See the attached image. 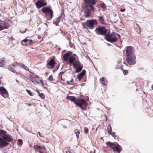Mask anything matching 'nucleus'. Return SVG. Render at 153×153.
Instances as JSON below:
<instances>
[{
	"label": "nucleus",
	"mask_w": 153,
	"mask_h": 153,
	"mask_svg": "<svg viewBox=\"0 0 153 153\" xmlns=\"http://www.w3.org/2000/svg\"><path fill=\"white\" fill-rule=\"evenodd\" d=\"M107 143V144L109 145L110 147L113 150L115 148V146L117 145V143L115 142L114 143L108 142Z\"/></svg>",
	"instance_id": "nucleus-21"
},
{
	"label": "nucleus",
	"mask_w": 153,
	"mask_h": 153,
	"mask_svg": "<svg viewBox=\"0 0 153 153\" xmlns=\"http://www.w3.org/2000/svg\"><path fill=\"white\" fill-rule=\"evenodd\" d=\"M19 66L20 67H21L23 69H24L26 70H27V71L28 70V69L27 67L25 66V65H23L22 64L19 65Z\"/></svg>",
	"instance_id": "nucleus-28"
},
{
	"label": "nucleus",
	"mask_w": 153,
	"mask_h": 153,
	"mask_svg": "<svg viewBox=\"0 0 153 153\" xmlns=\"http://www.w3.org/2000/svg\"><path fill=\"white\" fill-rule=\"evenodd\" d=\"M134 1L135 2L138 4H140L141 2V0H134Z\"/></svg>",
	"instance_id": "nucleus-42"
},
{
	"label": "nucleus",
	"mask_w": 153,
	"mask_h": 153,
	"mask_svg": "<svg viewBox=\"0 0 153 153\" xmlns=\"http://www.w3.org/2000/svg\"><path fill=\"white\" fill-rule=\"evenodd\" d=\"M15 73H16V75H18V73H16V72Z\"/></svg>",
	"instance_id": "nucleus-54"
},
{
	"label": "nucleus",
	"mask_w": 153,
	"mask_h": 153,
	"mask_svg": "<svg viewBox=\"0 0 153 153\" xmlns=\"http://www.w3.org/2000/svg\"><path fill=\"white\" fill-rule=\"evenodd\" d=\"M96 0H84L86 4L84 16L85 17H91V13L93 12V5L95 4Z\"/></svg>",
	"instance_id": "nucleus-1"
},
{
	"label": "nucleus",
	"mask_w": 153,
	"mask_h": 153,
	"mask_svg": "<svg viewBox=\"0 0 153 153\" xmlns=\"http://www.w3.org/2000/svg\"><path fill=\"white\" fill-rule=\"evenodd\" d=\"M70 153V152H69V151L66 152V153Z\"/></svg>",
	"instance_id": "nucleus-48"
},
{
	"label": "nucleus",
	"mask_w": 153,
	"mask_h": 153,
	"mask_svg": "<svg viewBox=\"0 0 153 153\" xmlns=\"http://www.w3.org/2000/svg\"><path fill=\"white\" fill-rule=\"evenodd\" d=\"M135 55L129 56H126V60L130 65H133L136 63Z\"/></svg>",
	"instance_id": "nucleus-8"
},
{
	"label": "nucleus",
	"mask_w": 153,
	"mask_h": 153,
	"mask_svg": "<svg viewBox=\"0 0 153 153\" xmlns=\"http://www.w3.org/2000/svg\"><path fill=\"white\" fill-rule=\"evenodd\" d=\"M90 153H94V152H92V151H91V152H90Z\"/></svg>",
	"instance_id": "nucleus-50"
},
{
	"label": "nucleus",
	"mask_w": 153,
	"mask_h": 153,
	"mask_svg": "<svg viewBox=\"0 0 153 153\" xmlns=\"http://www.w3.org/2000/svg\"><path fill=\"white\" fill-rule=\"evenodd\" d=\"M108 45L109 46H110L111 45L109 44H108Z\"/></svg>",
	"instance_id": "nucleus-53"
},
{
	"label": "nucleus",
	"mask_w": 153,
	"mask_h": 153,
	"mask_svg": "<svg viewBox=\"0 0 153 153\" xmlns=\"http://www.w3.org/2000/svg\"><path fill=\"white\" fill-rule=\"evenodd\" d=\"M42 12L46 14L52 10L48 7H43L42 9Z\"/></svg>",
	"instance_id": "nucleus-19"
},
{
	"label": "nucleus",
	"mask_w": 153,
	"mask_h": 153,
	"mask_svg": "<svg viewBox=\"0 0 153 153\" xmlns=\"http://www.w3.org/2000/svg\"><path fill=\"white\" fill-rule=\"evenodd\" d=\"M45 14L46 15V17L48 18V19L50 20L52 17L53 11L52 10H51Z\"/></svg>",
	"instance_id": "nucleus-20"
},
{
	"label": "nucleus",
	"mask_w": 153,
	"mask_h": 153,
	"mask_svg": "<svg viewBox=\"0 0 153 153\" xmlns=\"http://www.w3.org/2000/svg\"><path fill=\"white\" fill-rule=\"evenodd\" d=\"M128 71L127 70H125L123 71V73L124 74H127L128 73Z\"/></svg>",
	"instance_id": "nucleus-41"
},
{
	"label": "nucleus",
	"mask_w": 153,
	"mask_h": 153,
	"mask_svg": "<svg viewBox=\"0 0 153 153\" xmlns=\"http://www.w3.org/2000/svg\"><path fill=\"white\" fill-rule=\"evenodd\" d=\"M18 142L19 143V144L22 145L23 143L21 139H19L18 140Z\"/></svg>",
	"instance_id": "nucleus-40"
},
{
	"label": "nucleus",
	"mask_w": 153,
	"mask_h": 153,
	"mask_svg": "<svg viewBox=\"0 0 153 153\" xmlns=\"http://www.w3.org/2000/svg\"><path fill=\"white\" fill-rule=\"evenodd\" d=\"M48 80L50 81H52L54 80L53 77L52 75H51L49 76L48 78Z\"/></svg>",
	"instance_id": "nucleus-32"
},
{
	"label": "nucleus",
	"mask_w": 153,
	"mask_h": 153,
	"mask_svg": "<svg viewBox=\"0 0 153 153\" xmlns=\"http://www.w3.org/2000/svg\"><path fill=\"white\" fill-rule=\"evenodd\" d=\"M79 131L78 130H76L75 131V133L76 134V135L77 138H78L79 137Z\"/></svg>",
	"instance_id": "nucleus-31"
},
{
	"label": "nucleus",
	"mask_w": 153,
	"mask_h": 153,
	"mask_svg": "<svg viewBox=\"0 0 153 153\" xmlns=\"http://www.w3.org/2000/svg\"><path fill=\"white\" fill-rule=\"evenodd\" d=\"M62 73H62V72H60V73L59 74V76H60V75L61 74H62Z\"/></svg>",
	"instance_id": "nucleus-47"
},
{
	"label": "nucleus",
	"mask_w": 153,
	"mask_h": 153,
	"mask_svg": "<svg viewBox=\"0 0 153 153\" xmlns=\"http://www.w3.org/2000/svg\"><path fill=\"white\" fill-rule=\"evenodd\" d=\"M99 19L100 22H103L104 21L103 17L102 16H99Z\"/></svg>",
	"instance_id": "nucleus-34"
},
{
	"label": "nucleus",
	"mask_w": 153,
	"mask_h": 153,
	"mask_svg": "<svg viewBox=\"0 0 153 153\" xmlns=\"http://www.w3.org/2000/svg\"><path fill=\"white\" fill-rule=\"evenodd\" d=\"M97 24L95 20H88L84 23L85 25L89 29H92L94 27V25Z\"/></svg>",
	"instance_id": "nucleus-7"
},
{
	"label": "nucleus",
	"mask_w": 153,
	"mask_h": 153,
	"mask_svg": "<svg viewBox=\"0 0 153 153\" xmlns=\"http://www.w3.org/2000/svg\"><path fill=\"white\" fill-rule=\"evenodd\" d=\"M121 149H122L120 146L117 143V145H116L113 151L114 152H117L118 153H120Z\"/></svg>",
	"instance_id": "nucleus-18"
},
{
	"label": "nucleus",
	"mask_w": 153,
	"mask_h": 153,
	"mask_svg": "<svg viewBox=\"0 0 153 153\" xmlns=\"http://www.w3.org/2000/svg\"><path fill=\"white\" fill-rule=\"evenodd\" d=\"M67 99L73 102L76 106H78L82 110H85L84 107H86L88 104L85 100L82 99H77L75 98L74 96H67Z\"/></svg>",
	"instance_id": "nucleus-2"
},
{
	"label": "nucleus",
	"mask_w": 153,
	"mask_h": 153,
	"mask_svg": "<svg viewBox=\"0 0 153 153\" xmlns=\"http://www.w3.org/2000/svg\"><path fill=\"white\" fill-rule=\"evenodd\" d=\"M84 131L85 134H87L88 132V129L86 127L84 128Z\"/></svg>",
	"instance_id": "nucleus-36"
},
{
	"label": "nucleus",
	"mask_w": 153,
	"mask_h": 153,
	"mask_svg": "<svg viewBox=\"0 0 153 153\" xmlns=\"http://www.w3.org/2000/svg\"><path fill=\"white\" fill-rule=\"evenodd\" d=\"M40 82H42H42H42V80H40Z\"/></svg>",
	"instance_id": "nucleus-52"
},
{
	"label": "nucleus",
	"mask_w": 153,
	"mask_h": 153,
	"mask_svg": "<svg viewBox=\"0 0 153 153\" xmlns=\"http://www.w3.org/2000/svg\"><path fill=\"white\" fill-rule=\"evenodd\" d=\"M111 135L114 137H116L115 133L114 132H113L112 133L111 132V134H110Z\"/></svg>",
	"instance_id": "nucleus-43"
},
{
	"label": "nucleus",
	"mask_w": 153,
	"mask_h": 153,
	"mask_svg": "<svg viewBox=\"0 0 153 153\" xmlns=\"http://www.w3.org/2000/svg\"><path fill=\"white\" fill-rule=\"evenodd\" d=\"M55 63L54 59H52L47 64V68L48 69L53 68Z\"/></svg>",
	"instance_id": "nucleus-13"
},
{
	"label": "nucleus",
	"mask_w": 153,
	"mask_h": 153,
	"mask_svg": "<svg viewBox=\"0 0 153 153\" xmlns=\"http://www.w3.org/2000/svg\"><path fill=\"white\" fill-rule=\"evenodd\" d=\"M108 30L102 26H99L96 28L95 30V33L98 35L105 36Z\"/></svg>",
	"instance_id": "nucleus-5"
},
{
	"label": "nucleus",
	"mask_w": 153,
	"mask_h": 153,
	"mask_svg": "<svg viewBox=\"0 0 153 153\" xmlns=\"http://www.w3.org/2000/svg\"><path fill=\"white\" fill-rule=\"evenodd\" d=\"M0 92L1 95L4 98H7L8 97V93L4 87H0Z\"/></svg>",
	"instance_id": "nucleus-12"
},
{
	"label": "nucleus",
	"mask_w": 153,
	"mask_h": 153,
	"mask_svg": "<svg viewBox=\"0 0 153 153\" xmlns=\"http://www.w3.org/2000/svg\"><path fill=\"white\" fill-rule=\"evenodd\" d=\"M85 73V71L84 70H83L82 72L79 74L80 75L83 76Z\"/></svg>",
	"instance_id": "nucleus-33"
},
{
	"label": "nucleus",
	"mask_w": 153,
	"mask_h": 153,
	"mask_svg": "<svg viewBox=\"0 0 153 153\" xmlns=\"http://www.w3.org/2000/svg\"><path fill=\"white\" fill-rule=\"evenodd\" d=\"M18 65L17 62H15L12 64V65H9L8 66V69L9 70L11 71L13 73H16V70L14 69V68Z\"/></svg>",
	"instance_id": "nucleus-15"
},
{
	"label": "nucleus",
	"mask_w": 153,
	"mask_h": 153,
	"mask_svg": "<svg viewBox=\"0 0 153 153\" xmlns=\"http://www.w3.org/2000/svg\"><path fill=\"white\" fill-rule=\"evenodd\" d=\"M31 81L34 84H35V83L39 84V82H37L35 80H32Z\"/></svg>",
	"instance_id": "nucleus-39"
},
{
	"label": "nucleus",
	"mask_w": 153,
	"mask_h": 153,
	"mask_svg": "<svg viewBox=\"0 0 153 153\" xmlns=\"http://www.w3.org/2000/svg\"><path fill=\"white\" fill-rule=\"evenodd\" d=\"M109 32L110 31L108 30L105 36V39L107 41L111 42H115L117 40V37L120 38V35L114 32H113L110 34Z\"/></svg>",
	"instance_id": "nucleus-4"
},
{
	"label": "nucleus",
	"mask_w": 153,
	"mask_h": 153,
	"mask_svg": "<svg viewBox=\"0 0 153 153\" xmlns=\"http://www.w3.org/2000/svg\"><path fill=\"white\" fill-rule=\"evenodd\" d=\"M34 148L36 152H39V153H44L45 151V147L36 144L34 146Z\"/></svg>",
	"instance_id": "nucleus-9"
},
{
	"label": "nucleus",
	"mask_w": 153,
	"mask_h": 153,
	"mask_svg": "<svg viewBox=\"0 0 153 153\" xmlns=\"http://www.w3.org/2000/svg\"><path fill=\"white\" fill-rule=\"evenodd\" d=\"M37 134H38L39 136L41 137V134L40 132H38L37 133Z\"/></svg>",
	"instance_id": "nucleus-45"
},
{
	"label": "nucleus",
	"mask_w": 153,
	"mask_h": 153,
	"mask_svg": "<svg viewBox=\"0 0 153 153\" xmlns=\"http://www.w3.org/2000/svg\"><path fill=\"white\" fill-rule=\"evenodd\" d=\"M39 94V96L42 99H43L45 98V96L44 94L42 93H40L39 91H37Z\"/></svg>",
	"instance_id": "nucleus-27"
},
{
	"label": "nucleus",
	"mask_w": 153,
	"mask_h": 153,
	"mask_svg": "<svg viewBox=\"0 0 153 153\" xmlns=\"http://www.w3.org/2000/svg\"><path fill=\"white\" fill-rule=\"evenodd\" d=\"M16 81L17 82H18V80H17V79H16Z\"/></svg>",
	"instance_id": "nucleus-56"
},
{
	"label": "nucleus",
	"mask_w": 153,
	"mask_h": 153,
	"mask_svg": "<svg viewBox=\"0 0 153 153\" xmlns=\"http://www.w3.org/2000/svg\"><path fill=\"white\" fill-rule=\"evenodd\" d=\"M108 132V134H111L112 128L110 125H108L107 127Z\"/></svg>",
	"instance_id": "nucleus-29"
},
{
	"label": "nucleus",
	"mask_w": 153,
	"mask_h": 153,
	"mask_svg": "<svg viewBox=\"0 0 153 153\" xmlns=\"http://www.w3.org/2000/svg\"><path fill=\"white\" fill-rule=\"evenodd\" d=\"M26 91L27 92V93L30 96H32V92L29 90H26Z\"/></svg>",
	"instance_id": "nucleus-35"
},
{
	"label": "nucleus",
	"mask_w": 153,
	"mask_h": 153,
	"mask_svg": "<svg viewBox=\"0 0 153 153\" xmlns=\"http://www.w3.org/2000/svg\"><path fill=\"white\" fill-rule=\"evenodd\" d=\"M78 64H76L75 65V66H73L75 69H76V71L75 73H78L80 72L82 69V67L80 65V63L79 62H78Z\"/></svg>",
	"instance_id": "nucleus-17"
},
{
	"label": "nucleus",
	"mask_w": 153,
	"mask_h": 153,
	"mask_svg": "<svg viewBox=\"0 0 153 153\" xmlns=\"http://www.w3.org/2000/svg\"><path fill=\"white\" fill-rule=\"evenodd\" d=\"M72 52L71 51H68L67 53L65 54L63 56V60L65 62L68 61V59H69L70 56L72 54Z\"/></svg>",
	"instance_id": "nucleus-16"
},
{
	"label": "nucleus",
	"mask_w": 153,
	"mask_h": 153,
	"mask_svg": "<svg viewBox=\"0 0 153 153\" xmlns=\"http://www.w3.org/2000/svg\"><path fill=\"white\" fill-rule=\"evenodd\" d=\"M3 62H1L0 61V66L2 67L4 65V63L3 62V60L1 61Z\"/></svg>",
	"instance_id": "nucleus-38"
},
{
	"label": "nucleus",
	"mask_w": 153,
	"mask_h": 153,
	"mask_svg": "<svg viewBox=\"0 0 153 153\" xmlns=\"http://www.w3.org/2000/svg\"><path fill=\"white\" fill-rule=\"evenodd\" d=\"M152 88L153 90V85H152Z\"/></svg>",
	"instance_id": "nucleus-51"
},
{
	"label": "nucleus",
	"mask_w": 153,
	"mask_h": 153,
	"mask_svg": "<svg viewBox=\"0 0 153 153\" xmlns=\"http://www.w3.org/2000/svg\"><path fill=\"white\" fill-rule=\"evenodd\" d=\"M69 64L70 65L73 64V66H75L76 64H78L79 62L77 56L75 54H71L68 59Z\"/></svg>",
	"instance_id": "nucleus-6"
},
{
	"label": "nucleus",
	"mask_w": 153,
	"mask_h": 153,
	"mask_svg": "<svg viewBox=\"0 0 153 153\" xmlns=\"http://www.w3.org/2000/svg\"><path fill=\"white\" fill-rule=\"evenodd\" d=\"M82 77L83 76L80 74L78 75L77 76V78L79 80H80Z\"/></svg>",
	"instance_id": "nucleus-37"
},
{
	"label": "nucleus",
	"mask_w": 153,
	"mask_h": 153,
	"mask_svg": "<svg viewBox=\"0 0 153 153\" xmlns=\"http://www.w3.org/2000/svg\"><path fill=\"white\" fill-rule=\"evenodd\" d=\"M35 4L37 8H39L45 6L47 5L45 0H39L37 1L35 3Z\"/></svg>",
	"instance_id": "nucleus-11"
},
{
	"label": "nucleus",
	"mask_w": 153,
	"mask_h": 153,
	"mask_svg": "<svg viewBox=\"0 0 153 153\" xmlns=\"http://www.w3.org/2000/svg\"><path fill=\"white\" fill-rule=\"evenodd\" d=\"M5 28H6V26L4 22L0 20V30H2Z\"/></svg>",
	"instance_id": "nucleus-24"
},
{
	"label": "nucleus",
	"mask_w": 153,
	"mask_h": 153,
	"mask_svg": "<svg viewBox=\"0 0 153 153\" xmlns=\"http://www.w3.org/2000/svg\"><path fill=\"white\" fill-rule=\"evenodd\" d=\"M61 79H62V76H61Z\"/></svg>",
	"instance_id": "nucleus-55"
},
{
	"label": "nucleus",
	"mask_w": 153,
	"mask_h": 153,
	"mask_svg": "<svg viewBox=\"0 0 153 153\" xmlns=\"http://www.w3.org/2000/svg\"><path fill=\"white\" fill-rule=\"evenodd\" d=\"M13 140V137L9 134H7L3 138L0 137V148L3 149Z\"/></svg>",
	"instance_id": "nucleus-3"
},
{
	"label": "nucleus",
	"mask_w": 153,
	"mask_h": 153,
	"mask_svg": "<svg viewBox=\"0 0 153 153\" xmlns=\"http://www.w3.org/2000/svg\"><path fill=\"white\" fill-rule=\"evenodd\" d=\"M61 18V16H59L58 18L56 19L55 21L53 22V24H55V25H57L59 23L60 21Z\"/></svg>",
	"instance_id": "nucleus-25"
},
{
	"label": "nucleus",
	"mask_w": 153,
	"mask_h": 153,
	"mask_svg": "<svg viewBox=\"0 0 153 153\" xmlns=\"http://www.w3.org/2000/svg\"><path fill=\"white\" fill-rule=\"evenodd\" d=\"M120 10L121 12H124L125 11V9H123L122 8L120 9Z\"/></svg>",
	"instance_id": "nucleus-44"
},
{
	"label": "nucleus",
	"mask_w": 153,
	"mask_h": 153,
	"mask_svg": "<svg viewBox=\"0 0 153 153\" xmlns=\"http://www.w3.org/2000/svg\"><path fill=\"white\" fill-rule=\"evenodd\" d=\"M7 134V133L6 131L0 129V136L2 137L1 138H3Z\"/></svg>",
	"instance_id": "nucleus-23"
},
{
	"label": "nucleus",
	"mask_w": 153,
	"mask_h": 153,
	"mask_svg": "<svg viewBox=\"0 0 153 153\" xmlns=\"http://www.w3.org/2000/svg\"><path fill=\"white\" fill-rule=\"evenodd\" d=\"M100 6L103 9V11H105L106 9V7L104 3H100Z\"/></svg>",
	"instance_id": "nucleus-26"
},
{
	"label": "nucleus",
	"mask_w": 153,
	"mask_h": 153,
	"mask_svg": "<svg viewBox=\"0 0 153 153\" xmlns=\"http://www.w3.org/2000/svg\"><path fill=\"white\" fill-rule=\"evenodd\" d=\"M27 105H28L29 106H30V105H31V104L30 103H26Z\"/></svg>",
	"instance_id": "nucleus-46"
},
{
	"label": "nucleus",
	"mask_w": 153,
	"mask_h": 153,
	"mask_svg": "<svg viewBox=\"0 0 153 153\" xmlns=\"http://www.w3.org/2000/svg\"><path fill=\"white\" fill-rule=\"evenodd\" d=\"M48 74V73H47V72H46V73H45V75H46V76L47 75V74Z\"/></svg>",
	"instance_id": "nucleus-49"
},
{
	"label": "nucleus",
	"mask_w": 153,
	"mask_h": 153,
	"mask_svg": "<svg viewBox=\"0 0 153 153\" xmlns=\"http://www.w3.org/2000/svg\"><path fill=\"white\" fill-rule=\"evenodd\" d=\"M36 153H37L36 152Z\"/></svg>",
	"instance_id": "nucleus-57"
},
{
	"label": "nucleus",
	"mask_w": 153,
	"mask_h": 153,
	"mask_svg": "<svg viewBox=\"0 0 153 153\" xmlns=\"http://www.w3.org/2000/svg\"><path fill=\"white\" fill-rule=\"evenodd\" d=\"M100 80L102 82V84L105 85H106L107 84L106 79L104 77H102L100 79Z\"/></svg>",
	"instance_id": "nucleus-22"
},
{
	"label": "nucleus",
	"mask_w": 153,
	"mask_h": 153,
	"mask_svg": "<svg viewBox=\"0 0 153 153\" xmlns=\"http://www.w3.org/2000/svg\"><path fill=\"white\" fill-rule=\"evenodd\" d=\"M74 82L73 79L72 78H71V80L69 81H67V83L69 85H71Z\"/></svg>",
	"instance_id": "nucleus-30"
},
{
	"label": "nucleus",
	"mask_w": 153,
	"mask_h": 153,
	"mask_svg": "<svg viewBox=\"0 0 153 153\" xmlns=\"http://www.w3.org/2000/svg\"><path fill=\"white\" fill-rule=\"evenodd\" d=\"M126 52V56H129L135 55L134 54V49L132 47L130 46L127 47Z\"/></svg>",
	"instance_id": "nucleus-10"
},
{
	"label": "nucleus",
	"mask_w": 153,
	"mask_h": 153,
	"mask_svg": "<svg viewBox=\"0 0 153 153\" xmlns=\"http://www.w3.org/2000/svg\"><path fill=\"white\" fill-rule=\"evenodd\" d=\"M32 42V40L27 39V38L22 40L21 42L23 46L30 45Z\"/></svg>",
	"instance_id": "nucleus-14"
}]
</instances>
